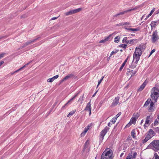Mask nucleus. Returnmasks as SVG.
<instances>
[{
    "instance_id": "f257e3e1",
    "label": "nucleus",
    "mask_w": 159,
    "mask_h": 159,
    "mask_svg": "<svg viewBox=\"0 0 159 159\" xmlns=\"http://www.w3.org/2000/svg\"><path fill=\"white\" fill-rule=\"evenodd\" d=\"M151 97L154 102H157V100L159 97V89L155 87H153L151 90Z\"/></svg>"
},
{
    "instance_id": "f03ea898",
    "label": "nucleus",
    "mask_w": 159,
    "mask_h": 159,
    "mask_svg": "<svg viewBox=\"0 0 159 159\" xmlns=\"http://www.w3.org/2000/svg\"><path fill=\"white\" fill-rule=\"evenodd\" d=\"M112 154L113 152L111 150H105L101 155V159H113Z\"/></svg>"
},
{
    "instance_id": "7ed1b4c3",
    "label": "nucleus",
    "mask_w": 159,
    "mask_h": 159,
    "mask_svg": "<svg viewBox=\"0 0 159 159\" xmlns=\"http://www.w3.org/2000/svg\"><path fill=\"white\" fill-rule=\"evenodd\" d=\"M148 148L156 151L159 150V140H153L148 145Z\"/></svg>"
},
{
    "instance_id": "20e7f679",
    "label": "nucleus",
    "mask_w": 159,
    "mask_h": 159,
    "mask_svg": "<svg viewBox=\"0 0 159 159\" xmlns=\"http://www.w3.org/2000/svg\"><path fill=\"white\" fill-rule=\"evenodd\" d=\"M143 50L144 49L143 47L142 46L140 45L138 47L136 48L135 51L134 52V55H139V56L140 57Z\"/></svg>"
},
{
    "instance_id": "39448f33",
    "label": "nucleus",
    "mask_w": 159,
    "mask_h": 159,
    "mask_svg": "<svg viewBox=\"0 0 159 159\" xmlns=\"http://www.w3.org/2000/svg\"><path fill=\"white\" fill-rule=\"evenodd\" d=\"M134 10V9H131L125 11L121 12H120L119 13L117 14L116 15H114L113 16V19H117V18H120V15H123L125 13H127L128 12L130 11Z\"/></svg>"
},
{
    "instance_id": "423d86ee",
    "label": "nucleus",
    "mask_w": 159,
    "mask_h": 159,
    "mask_svg": "<svg viewBox=\"0 0 159 159\" xmlns=\"http://www.w3.org/2000/svg\"><path fill=\"white\" fill-rule=\"evenodd\" d=\"M159 39V36L157 34V30H155L153 32L152 35V38L151 40L153 43H155L156 41Z\"/></svg>"
},
{
    "instance_id": "0eeeda50",
    "label": "nucleus",
    "mask_w": 159,
    "mask_h": 159,
    "mask_svg": "<svg viewBox=\"0 0 159 159\" xmlns=\"http://www.w3.org/2000/svg\"><path fill=\"white\" fill-rule=\"evenodd\" d=\"M81 9H82L81 8H79L66 12L65 13V14L66 16L70 15L80 12L81 10Z\"/></svg>"
},
{
    "instance_id": "6e6552de",
    "label": "nucleus",
    "mask_w": 159,
    "mask_h": 159,
    "mask_svg": "<svg viewBox=\"0 0 159 159\" xmlns=\"http://www.w3.org/2000/svg\"><path fill=\"white\" fill-rule=\"evenodd\" d=\"M109 129V128L107 126L105 127L104 129L102 130L100 133V136H101V139L102 140L103 139V138L107 131H108Z\"/></svg>"
},
{
    "instance_id": "1a4fd4ad",
    "label": "nucleus",
    "mask_w": 159,
    "mask_h": 159,
    "mask_svg": "<svg viewBox=\"0 0 159 159\" xmlns=\"http://www.w3.org/2000/svg\"><path fill=\"white\" fill-rule=\"evenodd\" d=\"M75 75L73 74H70L68 75L67 76L65 77L64 78L61 80L60 84L63 82L69 79H71L75 77Z\"/></svg>"
},
{
    "instance_id": "9d476101",
    "label": "nucleus",
    "mask_w": 159,
    "mask_h": 159,
    "mask_svg": "<svg viewBox=\"0 0 159 159\" xmlns=\"http://www.w3.org/2000/svg\"><path fill=\"white\" fill-rule=\"evenodd\" d=\"M84 110L89 111V115L91 114V106L90 101L87 103Z\"/></svg>"
},
{
    "instance_id": "9b49d317",
    "label": "nucleus",
    "mask_w": 159,
    "mask_h": 159,
    "mask_svg": "<svg viewBox=\"0 0 159 159\" xmlns=\"http://www.w3.org/2000/svg\"><path fill=\"white\" fill-rule=\"evenodd\" d=\"M119 100V97H116L115 100L113 101L112 103L111 106V107H114L116 106L118 103Z\"/></svg>"
},
{
    "instance_id": "f8f14e48",
    "label": "nucleus",
    "mask_w": 159,
    "mask_h": 159,
    "mask_svg": "<svg viewBox=\"0 0 159 159\" xmlns=\"http://www.w3.org/2000/svg\"><path fill=\"white\" fill-rule=\"evenodd\" d=\"M152 136H151L149 134H148L146 136L145 139L142 140V143L144 144L147 142L149 139H150Z\"/></svg>"
},
{
    "instance_id": "ddd939ff",
    "label": "nucleus",
    "mask_w": 159,
    "mask_h": 159,
    "mask_svg": "<svg viewBox=\"0 0 159 159\" xmlns=\"http://www.w3.org/2000/svg\"><path fill=\"white\" fill-rule=\"evenodd\" d=\"M140 57V56H139V55H134V54H133V62H134L135 63L137 64L139 60Z\"/></svg>"
},
{
    "instance_id": "4468645a",
    "label": "nucleus",
    "mask_w": 159,
    "mask_h": 159,
    "mask_svg": "<svg viewBox=\"0 0 159 159\" xmlns=\"http://www.w3.org/2000/svg\"><path fill=\"white\" fill-rule=\"evenodd\" d=\"M124 28L127 30H130L132 31H137L140 30V29L139 27H138L136 28H127L125 27Z\"/></svg>"
},
{
    "instance_id": "2eb2a0df",
    "label": "nucleus",
    "mask_w": 159,
    "mask_h": 159,
    "mask_svg": "<svg viewBox=\"0 0 159 159\" xmlns=\"http://www.w3.org/2000/svg\"><path fill=\"white\" fill-rule=\"evenodd\" d=\"M59 77L58 75H56L53 77L48 79L47 80L48 82H52L53 81L57 79Z\"/></svg>"
},
{
    "instance_id": "dca6fc26",
    "label": "nucleus",
    "mask_w": 159,
    "mask_h": 159,
    "mask_svg": "<svg viewBox=\"0 0 159 159\" xmlns=\"http://www.w3.org/2000/svg\"><path fill=\"white\" fill-rule=\"evenodd\" d=\"M147 83L145 81L143 84L138 89V91H141L143 90L145 86L147 84Z\"/></svg>"
},
{
    "instance_id": "f3484780",
    "label": "nucleus",
    "mask_w": 159,
    "mask_h": 159,
    "mask_svg": "<svg viewBox=\"0 0 159 159\" xmlns=\"http://www.w3.org/2000/svg\"><path fill=\"white\" fill-rule=\"evenodd\" d=\"M150 116H147V118H146V120L145 121V124H144V127L145 128V127H147V125H148L149 123V121H150Z\"/></svg>"
},
{
    "instance_id": "a211bd4d",
    "label": "nucleus",
    "mask_w": 159,
    "mask_h": 159,
    "mask_svg": "<svg viewBox=\"0 0 159 159\" xmlns=\"http://www.w3.org/2000/svg\"><path fill=\"white\" fill-rule=\"evenodd\" d=\"M31 44L30 41L23 43L21 46H20V48H23Z\"/></svg>"
},
{
    "instance_id": "6ab92c4d",
    "label": "nucleus",
    "mask_w": 159,
    "mask_h": 159,
    "mask_svg": "<svg viewBox=\"0 0 159 159\" xmlns=\"http://www.w3.org/2000/svg\"><path fill=\"white\" fill-rule=\"evenodd\" d=\"M150 105L148 110L149 111H151L154 110V109H153V106L154 105V102L152 101H150Z\"/></svg>"
},
{
    "instance_id": "aec40b11",
    "label": "nucleus",
    "mask_w": 159,
    "mask_h": 159,
    "mask_svg": "<svg viewBox=\"0 0 159 159\" xmlns=\"http://www.w3.org/2000/svg\"><path fill=\"white\" fill-rule=\"evenodd\" d=\"M111 36V35L110 34L108 36L106 37L104 39L102 40H100L99 43H103L106 42V41H108V40L110 39V37Z\"/></svg>"
},
{
    "instance_id": "412c9836",
    "label": "nucleus",
    "mask_w": 159,
    "mask_h": 159,
    "mask_svg": "<svg viewBox=\"0 0 159 159\" xmlns=\"http://www.w3.org/2000/svg\"><path fill=\"white\" fill-rule=\"evenodd\" d=\"M151 101V99H150L148 98L145 103V104L143 106V107H146L149 104Z\"/></svg>"
},
{
    "instance_id": "4be33fe9",
    "label": "nucleus",
    "mask_w": 159,
    "mask_h": 159,
    "mask_svg": "<svg viewBox=\"0 0 159 159\" xmlns=\"http://www.w3.org/2000/svg\"><path fill=\"white\" fill-rule=\"evenodd\" d=\"M140 114L139 112H137L136 113H134L133 115V116L137 120L138 119V117L140 116Z\"/></svg>"
},
{
    "instance_id": "5701e85b",
    "label": "nucleus",
    "mask_w": 159,
    "mask_h": 159,
    "mask_svg": "<svg viewBox=\"0 0 159 159\" xmlns=\"http://www.w3.org/2000/svg\"><path fill=\"white\" fill-rule=\"evenodd\" d=\"M128 39H129V37L128 38H127V37H124L123 40V43H125L128 44V42L129 40Z\"/></svg>"
},
{
    "instance_id": "b1692460",
    "label": "nucleus",
    "mask_w": 159,
    "mask_h": 159,
    "mask_svg": "<svg viewBox=\"0 0 159 159\" xmlns=\"http://www.w3.org/2000/svg\"><path fill=\"white\" fill-rule=\"evenodd\" d=\"M137 120L135 118H134L133 116L130 120V122H131L132 123L134 124L135 123Z\"/></svg>"
},
{
    "instance_id": "393cba45",
    "label": "nucleus",
    "mask_w": 159,
    "mask_h": 159,
    "mask_svg": "<svg viewBox=\"0 0 159 159\" xmlns=\"http://www.w3.org/2000/svg\"><path fill=\"white\" fill-rule=\"evenodd\" d=\"M148 134L150 135L151 134L152 136H154L155 134L154 132L152 129H150L149 130Z\"/></svg>"
},
{
    "instance_id": "a878e982",
    "label": "nucleus",
    "mask_w": 159,
    "mask_h": 159,
    "mask_svg": "<svg viewBox=\"0 0 159 159\" xmlns=\"http://www.w3.org/2000/svg\"><path fill=\"white\" fill-rule=\"evenodd\" d=\"M155 9H152V11H151L150 13V14H149L148 16H147L145 18V20H147V19L150 16L152 15V14L154 12V11H155Z\"/></svg>"
},
{
    "instance_id": "bb28decb",
    "label": "nucleus",
    "mask_w": 159,
    "mask_h": 159,
    "mask_svg": "<svg viewBox=\"0 0 159 159\" xmlns=\"http://www.w3.org/2000/svg\"><path fill=\"white\" fill-rule=\"evenodd\" d=\"M76 111V110H74L72 111H71L67 115V117H69L70 116L73 115Z\"/></svg>"
},
{
    "instance_id": "cd10ccee",
    "label": "nucleus",
    "mask_w": 159,
    "mask_h": 159,
    "mask_svg": "<svg viewBox=\"0 0 159 159\" xmlns=\"http://www.w3.org/2000/svg\"><path fill=\"white\" fill-rule=\"evenodd\" d=\"M30 63H28L26 64H25V65L24 66H23L22 67L20 68L18 70H16V71H15L14 73H16V72H18V71H19V70H21L23 68H25V67H26V66L27 65H28Z\"/></svg>"
},
{
    "instance_id": "c85d7f7f",
    "label": "nucleus",
    "mask_w": 159,
    "mask_h": 159,
    "mask_svg": "<svg viewBox=\"0 0 159 159\" xmlns=\"http://www.w3.org/2000/svg\"><path fill=\"white\" fill-rule=\"evenodd\" d=\"M152 159H159V156L157 153H154V157Z\"/></svg>"
},
{
    "instance_id": "c756f323",
    "label": "nucleus",
    "mask_w": 159,
    "mask_h": 159,
    "mask_svg": "<svg viewBox=\"0 0 159 159\" xmlns=\"http://www.w3.org/2000/svg\"><path fill=\"white\" fill-rule=\"evenodd\" d=\"M120 39V37L119 36H117L115 38L114 42L116 43H118Z\"/></svg>"
},
{
    "instance_id": "7c9ffc66",
    "label": "nucleus",
    "mask_w": 159,
    "mask_h": 159,
    "mask_svg": "<svg viewBox=\"0 0 159 159\" xmlns=\"http://www.w3.org/2000/svg\"><path fill=\"white\" fill-rule=\"evenodd\" d=\"M89 140H87L86 142L84 144V148H86L88 147V145H89Z\"/></svg>"
},
{
    "instance_id": "2f4dec72",
    "label": "nucleus",
    "mask_w": 159,
    "mask_h": 159,
    "mask_svg": "<svg viewBox=\"0 0 159 159\" xmlns=\"http://www.w3.org/2000/svg\"><path fill=\"white\" fill-rule=\"evenodd\" d=\"M131 135L133 137V138H134L136 137V136L135 135V131L134 130H133L131 132Z\"/></svg>"
},
{
    "instance_id": "473e14b6",
    "label": "nucleus",
    "mask_w": 159,
    "mask_h": 159,
    "mask_svg": "<svg viewBox=\"0 0 159 159\" xmlns=\"http://www.w3.org/2000/svg\"><path fill=\"white\" fill-rule=\"evenodd\" d=\"M117 118L116 117L113 118L112 119V120L111 121V122H112V124H114Z\"/></svg>"
},
{
    "instance_id": "72a5a7b5",
    "label": "nucleus",
    "mask_w": 159,
    "mask_h": 159,
    "mask_svg": "<svg viewBox=\"0 0 159 159\" xmlns=\"http://www.w3.org/2000/svg\"><path fill=\"white\" fill-rule=\"evenodd\" d=\"M133 155L132 157V158L133 159H135L136 158V157L137 155V153L136 152H134L133 153Z\"/></svg>"
},
{
    "instance_id": "f704fd0d",
    "label": "nucleus",
    "mask_w": 159,
    "mask_h": 159,
    "mask_svg": "<svg viewBox=\"0 0 159 159\" xmlns=\"http://www.w3.org/2000/svg\"><path fill=\"white\" fill-rule=\"evenodd\" d=\"M125 65V64L124 63H123L122 65L121 66H120V69H119L120 71H121L122 70V69H123V68L124 67V66Z\"/></svg>"
},
{
    "instance_id": "c9c22d12",
    "label": "nucleus",
    "mask_w": 159,
    "mask_h": 159,
    "mask_svg": "<svg viewBox=\"0 0 159 159\" xmlns=\"http://www.w3.org/2000/svg\"><path fill=\"white\" fill-rule=\"evenodd\" d=\"M104 78V77H102V78L98 81V85L97 86V87L100 84V83H101L102 81L103 78Z\"/></svg>"
},
{
    "instance_id": "e433bc0d",
    "label": "nucleus",
    "mask_w": 159,
    "mask_h": 159,
    "mask_svg": "<svg viewBox=\"0 0 159 159\" xmlns=\"http://www.w3.org/2000/svg\"><path fill=\"white\" fill-rule=\"evenodd\" d=\"M120 46L125 49L127 47V45L125 44H122L120 45Z\"/></svg>"
},
{
    "instance_id": "4c0bfd02",
    "label": "nucleus",
    "mask_w": 159,
    "mask_h": 159,
    "mask_svg": "<svg viewBox=\"0 0 159 159\" xmlns=\"http://www.w3.org/2000/svg\"><path fill=\"white\" fill-rule=\"evenodd\" d=\"M134 39H133L131 40H129L128 42V44H130L131 43H133L134 42Z\"/></svg>"
},
{
    "instance_id": "58836bf2",
    "label": "nucleus",
    "mask_w": 159,
    "mask_h": 159,
    "mask_svg": "<svg viewBox=\"0 0 159 159\" xmlns=\"http://www.w3.org/2000/svg\"><path fill=\"white\" fill-rule=\"evenodd\" d=\"M5 54V53H3L0 54V59H1L2 58L4 57V55Z\"/></svg>"
},
{
    "instance_id": "ea45409f",
    "label": "nucleus",
    "mask_w": 159,
    "mask_h": 159,
    "mask_svg": "<svg viewBox=\"0 0 159 159\" xmlns=\"http://www.w3.org/2000/svg\"><path fill=\"white\" fill-rule=\"evenodd\" d=\"M128 70H129L126 73V74L128 75H130L131 74V73L130 70L129 69H128Z\"/></svg>"
},
{
    "instance_id": "a19ab883",
    "label": "nucleus",
    "mask_w": 159,
    "mask_h": 159,
    "mask_svg": "<svg viewBox=\"0 0 159 159\" xmlns=\"http://www.w3.org/2000/svg\"><path fill=\"white\" fill-rule=\"evenodd\" d=\"M74 99L73 98H71V99H70L66 103V105H67L68 103H69L70 102H71V101H72Z\"/></svg>"
},
{
    "instance_id": "79ce46f5",
    "label": "nucleus",
    "mask_w": 159,
    "mask_h": 159,
    "mask_svg": "<svg viewBox=\"0 0 159 159\" xmlns=\"http://www.w3.org/2000/svg\"><path fill=\"white\" fill-rule=\"evenodd\" d=\"M155 51V49H153L152 50L150 53L149 56L151 55Z\"/></svg>"
},
{
    "instance_id": "37998d69",
    "label": "nucleus",
    "mask_w": 159,
    "mask_h": 159,
    "mask_svg": "<svg viewBox=\"0 0 159 159\" xmlns=\"http://www.w3.org/2000/svg\"><path fill=\"white\" fill-rule=\"evenodd\" d=\"M136 73V71H135L133 72L132 73V74H131V77L134 76V75H135V74Z\"/></svg>"
},
{
    "instance_id": "c03bdc74",
    "label": "nucleus",
    "mask_w": 159,
    "mask_h": 159,
    "mask_svg": "<svg viewBox=\"0 0 159 159\" xmlns=\"http://www.w3.org/2000/svg\"><path fill=\"white\" fill-rule=\"evenodd\" d=\"M84 98V96H82L80 98H79V100L78 101H82L83 99Z\"/></svg>"
},
{
    "instance_id": "a18cd8bd",
    "label": "nucleus",
    "mask_w": 159,
    "mask_h": 159,
    "mask_svg": "<svg viewBox=\"0 0 159 159\" xmlns=\"http://www.w3.org/2000/svg\"><path fill=\"white\" fill-rule=\"evenodd\" d=\"M130 25V23L129 22H125L123 24V25Z\"/></svg>"
},
{
    "instance_id": "49530a36",
    "label": "nucleus",
    "mask_w": 159,
    "mask_h": 159,
    "mask_svg": "<svg viewBox=\"0 0 159 159\" xmlns=\"http://www.w3.org/2000/svg\"><path fill=\"white\" fill-rule=\"evenodd\" d=\"M158 123V121H157V120H155V121L154 122V125H157Z\"/></svg>"
},
{
    "instance_id": "de8ad7c7",
    "label": "nucleus",
    "mask_w": 159,
    "mask_h": 159,
    "mask_svg": "<svg viewBox=\"0 0 159 159\" xmlns=\"http://www.w3.org/2000/svg\"><path fill=\"white\" fill-rule=\"evenodd\" d=\"M121 114V112H119L116 115V118H117L118 117H119Z\"/></svg>"
},
{
    "instance_id": "09e8293b",
    "label": "nucleus",
    "mask_w": 159,
    "mask_h": 159,
    "mask_svg": "<svg viewBox=\"0 0 159 159\" xmlns=\"http://www.w3.org/2000/svg\"><path fill=\"white\" fill-rule=\"evenodd\" d=\"M39 38V37H38L36 39H32V40H33L34 42H36L38 39Z\"/></svg>"
},
{
    "instance_id": "8fccbe9b",
    "label": "nucleus",
    "mask_w": 159,
    "mask_h": 159,
    "mask_svg": "<svg viewBox=\"0 0 159 159\" xmlns=\"http://www.w3.org/2000/svg\"><path fill=\"white\" fill-rule=\"evenodd\" d=\"M147 16H145V15H144L143 16H142V18H141V20H142V19H144V20H145V18L146 17H147Z\"/></svg>"
},
{
    "instance_id": "3c124183",
    "label": "nucleus",
    "mask_w": 159,
    "mask_h": 159,
    "mask_svg": "<svg viewBox=\"0 0 159 159\" xmlns=\"http://www.w3.org/2000/svg\"><path fill=\"white\" fill-rule=\"evenodd\" d=\"M118 51V50H116L115 51H113L112 52V54H114L116 53Z\"/></svg>"
},
{
    "instance_id": "603ef678",
    "label": "nucleus",
    "mask_w": 159,
    "mask_h": 159,
    "mask_svg": "<svg viewBox=\"0 0 159 159\" xmlns=\"http://www.w3.org/2000/svg\"><path fill=\"white\" fill-rule=\"evenodd\" d=\"M133 154L132 152H131L130 153H129L127 157H132V155Z\"/></svg>"
},
{
    "instance_id": "864d4df0",
    "label": "nucleus",
    "mask_w": 159,
    "mask_h": 159,
    "mask_svg": "<svg viewBox=\"0 0 159 159\" xmlns=\"http://www.w3.org/2000/svg\"><path fill=\"white\" fill-rule=\"evenodd\" d=\"M132 124V123H131V122H130L128 124H127L126 125V126L129 127V126H130Z\"/></svg>"
},
{
    "instance_id": "5fc2aeb1",
    "label": "nucleus",
    "mask_w": 159,
    "mask_h": 159,
    "mask_svg": "<svg viewBox=\"0 0 159 159\" xmlns=\"http://www.w3.org/2000/svg\"><path fill=\"white\" fill-rule=\"evenodd\" d=\"M85 134V133H84L83 132L81 134V136H84Z\"/></svg>"
},
{
    "instance_id": "6e6d98bb",
    "label": "nucleus",
    "mask_w": 159,
    "mask_h": 159,
    "mask_svg": "<svg viewBox=\"0 0 159 159\" xmlns=\"http://www.w3.org/2000/svg\"><path fill=\"white\" fill-rule=\"evenodd\" d=\"M4 63L3 61H0V66H1Z\"/></svg>"
},
{
    "instance_id": "4d7b16f0",
    "label": "nucleus",
    "mask_w": 159,
    "mask_h": 159,
    "mask_svg": "<svg viewBox=\"0 0 159 159\" xmlns=\"http://www.w3.org/2000/svg\"><path fill=\"white\" fill-rule=\"evenodd\" d=\"M27 16L26 15H24L21 16V18H25Z\"/></svg>"
},
{
    "instance_id": "13d9d810",
    "label": "nucleus",
    "mask_w": 159,
    "mask_h": 159,
    "mask_svg": "<svg viewBox=\"0 0 159 159\" xmlns=\"http://www.w3.org/2000/svg\"><path fill=\"white\" fill-rule=\"evenodd\" d=\"M125 159H133L132 157H127Z\"/></svg>"
},
{
    "instance_id": "bf43d9fd",
    "label": "nucleus",
    "mask_w": 159,
    "mask_h": 159,
    "mask_svg": "<svg viewBox=\"0 0 159 159\" xmlns=\"http://www.w3.org/2000/svg\"><path fill=\"white\" fill-rule=\"evenodd\" d=\"M88 129H85V130H84L83 132L84 133L86 134L87 132V131H88Z\"/></svg>"
},
{
    "instance_id": "052dcab7",
    "label": "nucleus",
    "mask_w": 159,
    "mask_h": 159,
    "mask_svg": "<svg viewBox=\"0 0 159 159\" xmlns=\"http://www.w3.org/2000/svg\"><path fill=\"white\" fill-rule=\"evenodd\" d=\"M31 44H32L33 43H34L33 41V40L32 39V40H29Z\"/></svg>"
},
{
    "instance_id": "680f3d73",
    "label": "nucleus",
    "mask_w": 159,
    "mask_h": 159,
    "mask_svg": "<svg viewBox=\"0 0 159 159\" xmlns=\"http://www.w3.org/2000/svg\"><path fill=\"white\" fill-rule=\"evenodd\" d=\"M128 60H127V59H126L124 61V62L123 63H124L125 64L126 63L127 61Z\"/></svg>"
},
{
    "instance_id": "e2e57ef3",
    "label": "nucleus",
    "mask_w": 159,
    "mask_h": 159,
    "mask_svg": "<svg viewBox=\"0 0 159 159\" xmlns=\"http://www.w3.org/2000/svg\"><path fill=\"white\" fill-rule=\"evenodd\" d=\"M67 105H66V104L64 105L63 106L62 108H61V109H63L65 107V106H66Z\"/></svg>"
},
{
    "instance_id": "0e129e2a",
    "label": "nucleus",
    "mask_w": 159,
    "mask_h": 159,
    "mask_svg": "<svg viewBox=\"0 0 159 159\" xmlns=\"http://www.w3.org/2000/svg\"><path fill=\"white\" fill-rule=\"evenodd\" d=\"M57 17H53V18H52L51 19L52 20H54L57 19Z\"/></svg>"
},
{
    "instance_id": "69168bd1",
    "label": "nucleus",
    "mask_w": 159,
    "mask_h": 159,
    "mask_svg": "<svg viewBox=\"0 0 159 159\" xmlns=\"http://www.w3.org/2000/svg\"><path fill=\"white\" fill-rule=\"evenodd\" d=\"M155 25H156V24H155V23H154V24H153V25H151V26L152 27H155Z\"/></svg>"
},
{
    "instance_id": "338daca9",
    "label": "nucleus",
    "mask_w": 159,
    "mask_h": 159,
    "mask_svg": "<svg viewBox=\"0 0 159 159\" xmlns=\"http://www.w3.org/2000/svg\"><path fill=\"white\" fill-rule=\"evenodd\" d=\"M136 66H132L131 67H132V68H135Z\"/></svg>"
},
{
    "instance_id": "774afa93",
    "label": "nucleus",
    "mask_w": 159,
    "mask_h": 159,
    "mask_svg": "<svg viewBox=\"0 0 159 159\" xmlns=\"http://www.w3.org/2000/svg\"><path fill=\"white\" fill-rule=\"evenodd\" d=\"M113 54H112V52H111V54H110V57H109V58H110V57H111L112 56V55Z\"/></svg>"
}]
</instances>
